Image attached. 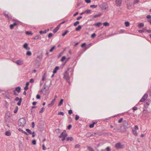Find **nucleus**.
<instances>
[{
  "label": "nucleus",
  "instance_id": "52",
  "mask_svg": "<svg viewBox=\"0 0 151 151\" xmlns=\"http://www.w3.org/2000/svg\"><path fill=\"white\" fill-rule=\"evenodd\" d=\"M39 37V35H37L33 39L34 40H37L38 39Z\"/></svg>",
  "mask_w": 151,
  "mask_h": 151
},
{
  "label": "nucleus",
  "instance_id": "29",
  "mask_svg": "<svg viewBox=\"0 0 151 151\" xmlns=\"http://www.w3.org/2000/svg\"><path fill=\"white\" fill-rule=\"evenodd\" d=\"M96 123V122H93L92 124L90 125L89 127L90 128H92L93 127H94V124Z\"/></svg>",
  "mask_w": 151,
  "mask_h": 151
},
{
  "label": "nucleus",
  "instance_id": "2",
  "mask_svg": "<svg viewBox=\"0 0 151 151\" xmlns=\"http://www.w3.org/2000/svg\"><path fill=\"white\" fill-rule=\"evenodd\" d=\"M26 123V120L24 118L20 119L18 121V124L21 126H24Z\"/></svg>",
  "mask_w": 151,
  "mask_h": 151
},
{
  "label": "nucleus",
  "instance_id": "42",
  "mask_svg": "<svg viewBox=\"0 0 151 151\" xmlns=\"http://www.w3.org/2000/svg\"><path fill=\"white\" fill-rule=\"evenodd\" d=\"M79 22L78 21H77L74 23V25L75 26H76L77 25V24H79Z\"/></svg>",
  "mask_w": 151,
  "mask_h": 151
},
{
  "label": "nucleus",
  "instance_id": "45",
  "mask_svg": "<svg viewBox=\"0 0 151 151\" xmlns=\"http://www.w3.org/2000/svg\"><path fill=\"white\" fill-rule=\"evenodd\" d=\"M58 115H61L62 116H63L64 114V113L63 112H59L58 113Z\"/></svg>",
  "mask_w": 151,
  "mask_h": 151
},
{
  "label": "nucleus",
  "instance_id": "4",
  "mask_svg": "<svg viewBox=\"0 0 151 151\" xmlns=\"http://www.w3.org/2000/svg\"><path fill=\"white\" fill-rule=\"evenodd\" d=\"M115 147L117 149L123 148L124 147V146L123 145H122L121 143L118 142L115 145Z\"/></svg>",
  "mask_w": 151,
  "mask_h": 151
},
{
  "label": "nucleus",
  "instance_id": "14",
  "mask_svg": "<svg viewBox=\"0 0 151 151\" xmlns=\"http://www.w3.org/2000/svg\"><path fill=\"white\" fill-rule=\"evenodd\" d=\"M60 24H59L53 30V32L55 33L57 32L60 28Z\"/></svg>",
  "mask_w": 151,
  "mask_h": 151
},
{
  "label": "nucleus",
  "instance_id": "61",
  "mask_svg": "<svg viewBox=\"0 0 151 151\" xmlns=\"http://www.w3.org/2000/svg\"><path fill=\"white\" fill-rule=\"evenodd\" d=\"M45 74L43 75V77H42V81H44L45 80Z\"/></svg>",
  "mask_w": 151,
  "mask_h": 151
},
{
  "label": "nucleus",
  "instance_id": "30",
  "mask_svg": "<svg viewBox=\"0 0 151 151\" xmlns=\"http://www.w3.org/2000/svg\"><path fill=\"white\" fill-rule=\"evenodd\" d=\"M144 26V24L143 23H141L139 24L138 26L139 28H141L142 27H143Z\"/></svg>",
  "mask_w": 151,
  "mask_h": 151
},
{
  "label": "nucleus",
  "instance_id": "32",
  "mask_svg": "<svg viewBox=\"0 0 151 151\" xmlns=\"http://www.w3.org/2000/svg\"><path fill=\"white\" fill-rule=\"evenodd\" d=\"M94 135H102V134L101 133L99 132H96V133H93Z\"/></svg>",
  "mask_w": 151,
  "mask_h": 151
},
{
  "label": "nucleus",
  "instance_id": "16",
  "mask_svg": "<svg viewBox=\"0 0 151 151\" xmlns=\"http://www.w3.org/2000/svg\"><path fill=\"white\" fill-rule=\"evenodd\" d=\"M4 15L6 17H7L8 19H12V17L10 14H9L8 13H4Z\"/></svg>",
  "mask_w": 151,
  "mask_h": 151
},
{
  "label": "nucleus",
  "instance_id": "56",
  "mask_svg": "<svg viewBox=\"0 0 151 151\" xmlns=\"http://www.w3.org/2000/svg\"><path fill=\"white\" fill-rule=\"evenodd\" d=\"M135 130H138L139 129L137 125H135L134 127Z\"/></svg>",
  "mask_w": 151,
  "mask_h": 151
},
{
  "label": "nucleus",
  "instance_id": "8",
  "mask_svg": "<svg viewBox=\"0 0 151 151\" xmlns=\"http://www.w3.org/2000/svg\"><path fill=\"white\" fill-rule=\"evenodd\" d=\"M122 0H116V4L117 6H120L121 4Z\"/></svg>",
  "mask_w": 151,
  "mask_h": 151
},
{
  "label": "nucleus",
  "instance_id": "24",
  "mask_svg": "<svg viewBox=\"0 0 151 151\" xmlns=\"http://www.w3.org/2000/svg\"><path fill=\"white\" fill-rule=\"evenodd\" d=\"M102 24V23L101 22H99L97 23L96 24H95L94 25L96 26L97 27H99V26L101 25Z\"/></svg>",
  "mask_w": 151,
  "mask_h": 151
},
{
  "label": "nucleus",
  "instance_id": "47",
  "mask_svg": "<svg viewBox=\"0 0 151 151\" xmlns=\"http://www.w3.org/2000/svg\"><path fill=\"white\" fill-rule=\"evenodd\" d=\"M32 143L33 145H35L36 144V141L35 140H33L32 141Z\"/></svg>",
  "mask_w": 151,
  "mask_h": 151
},
{
  "label": "nucleus",
  "instance_id": "15",
  "mask_svg": "<svg viewBox=\"0 0 151 151\" xmlns=\"http://www.w3.org/2000/svg\"><path fill=\"white\" fill-rule=\"evenodd\" d=\"M23 47L25 49L27 50H29L30 48L28 47V44L27 43H25L23 45Z\"/></svg>",
  "mask_w": 151,
  "mask_h": 151
},
{
  "label": "nucleus",
  "instance_id": "18",
  "mask_svg": "<svg viewBox=\"0 0 151 151\" xmlns=\"http://www.w3.org/2000/svg\"><path fill=\"white\" fill-rule=\"evenodd\" d=\"M55 101V99H53L51 102V103H50V104H49L48 106V107H50L51 106H53L54 104V103Z\"/></svg>",
  "mask_w": 151,
  "mask_h": 151
},
{
  "label": "nucleus",
  "instance_id": "41",
  "mask_svg": "<svg viewBox=\"0 0 151 151\" xmlns=\"http://www.w3.org/2000/svg\"><path fill=\"white\" fill-rule=\"evenodd\" d=\"M88 149L89 151H94L93 149L91 147H88Z\"/></svg>",
  "mask_w": 151,
  "mask_h": 151
},
{
  "label": "nucleus",
  "instance_id": "33",
  "mask_svg": "<svg viewBox=\"0 0 151 151\" xmlns=\"http://www.w3.org/2000/svg\"><path fill=\"white\" fill-rule=\"evenodd\" d=\"M18 107L17 106H16V107H15V109L14 111V113H16L17 112V111H18Z\"/></svg>",
  "mask_w": 151,
  "mask_h": 151
},
{
  "label": "nucleus",
  "instance_id": "23",
  "mask_svg": "<svg viewBox=\"0 0 151 151\" xmlns=\"http://www.w3.org/2000/svg\"><path fill=\"white\" fill-rule=\"evenodd\" d=\"M133 134L136 136L138 134L137 132L134 129H133L132 130Z\"/></svg>",
  "mask_w": 151,
  "mask_h": 151
},
{
  "label": "nucleus",
  "instance_id": "54",
  "mask_svg": "<svg viewBox=\"0 0 151 151\" xmlns=\"http://www.w3.org/2000/svg\"><path fill=\"white\" fill-rule=\"evenodd\" d=\"M96 34L95 33H93L91 35V37L92 38H94L96 36Z\"/></svg>",
  "mask_w": 151,
  "mask_h": 151
},
{
  "label": "nucleus",
  "instance_id": "55",
  "mask_svg": "<svg viewBox=\"0 0 151 151\" xmlns=\"http://www.w3.org/2000/svg\"><path fill=\"white\" fill-rule=\"evenodd\" d=\"M123 119L122 118H121L119 120H118V122L120 123H121L123 121Z\"/></svg>",
  "mask_w": 151,
  "mask_h": 151
},
{
  "label": "nucleus",
  "instance_id": "20",
  "mask_svg": "<svg viewBox=\"0 0 151 151\" xmlns=\"http://www.w3.org/2000/svg\"><path fill=\"white\" fill-rule=\"evenodd\" d=\"M21 91V88L20 87H17L15 88V91H17L18 93H19Z\"/></svg>",
  "mask_w": 151,
  "mask_h": 151
},
{
  "label": "nucleus",
  "instance_id": "17",
  "mask_svg": "<svg viewBox=\"0 0 151 151\" xmlns=\"http://www.w3.org/2000/svg\"><path fill=\"white\" fill-rule=\"evenodd\" d=\"M92 135H94L93 133L92 134L90 132H88L86 134V136L88 137H90Z\"/></svg>",
  "mask_w": 151,
  "mask_h": 151
},
{
  "label": "nucleus",
  "instance_id": "37",
  "mask_svg": "<svg viewBox=\"0 0 151 151\" xmlns=\"http://www.w3.org/2000/svg\"><path fill=\"white\" fill-rule=\"evenodd\" d=\"M103 25L105 26H107L109 25V24L107 22H105L103 23Z\"/></svg>",
  "mask_w": 151,
  "mask_h": 151
},
{
  "label": "nucleus",
  "instance_id": "58",
  "mask_svg": "<svg viewBox=\"0 0 151 151\" xmlns=\"http://www.w3.org/2000/svg\"><path fill=\"white\" fill-rule=\"evenodd\" d=\"M72 127V125L71 124H69L68 125V127L67 129H70L71 127Z\"/></svg>",
  "mask_w": 151,
  "mask_h": 151
},
{
  "label": "nucleus",
  "instance_id": "3",
  "mask_svg": "<svg viewBox=\"0 0 151 151\" xmlns=\"http://www.w3.org/2000/svg\"><path fill=\"white\" fill-rule=\"evenodd\" d=\"M67 134L66 133L65 130H64L63 132L61 133L59 137L60 138H61L62 137L63 138L62 140L63 141L65 140V137H67Z\"/></svg>",
  "mask_w": 151,
  "mask_h": 151
},
{
  "label": "nucleus",
  "instance_id": "62",
  "mask_svg": "<svg viewBox=\"0 0 151 151\" xmlns=\"http://www.w3.org/2000/svg\"><path fill=\"white\" fill-rule=\"evenodd\" d=\"M20 100V98H19L18 97H17L15 98L14 99V100L15 101H19Z\"/></svg>",
  "mask_w": 151,
  "mask_h": 151
},
{
  "label": "nucleus",
  "instance_id": "57",
  "mask_svg": "<svg viewBox=\"0 0 151 151\" xmlns=\"http://www.w3.org/2000/svg\"><path fill=\"white\" fill-rule=\"evenodd\" d=\"M40 98V96L39 94H37L36 96V98L37 99H39Z\"/></svg>",
  "mask_w": 151,
  "mask_h": 151
},
{
  "label": "nucleus",
  "instance_id": "22",
  "mask_svg": "<svg viewBox=\"0 0 151 151\" xmlns=\"http://www.w3.org/2000/svg\"><path fill=\"white\" fill-rule=\"evenodd\" d=\"M5 134L7 136H10L11 135V133L9 131H6L5 132Z\"/></svg>",
  "mask_w": 151,
  "mask_h": 151
},
{
  "label": "nucleus",
  "instance_id": "36",
  "mask_svg": "<svg viewBox=\"0 0 151 151\" xmlns=\"http://www.w3.org/2000/svg\"><path fill=\"white\" fill-rule=\"evenodd\" d=\"M55 48V46H53L49 50L50 52H52L53 50Z\"/></svg>",
  "mask_w": 151,
  "mask_h": 151
},
{
  "label": "nucleus",
  "instance_id": "11",
  "mask_svg": "<svg viewBox=\"0 0 151 151\" xmlns=\"http://www.w3.org/2000/svg\"><path fill=\"white\" fill-rule=\"evenodd\" d=\"M59 151H68L67 148L65 147H60L59 150Z\"/></svg>",
  "mask_w": 151,
  "mask_h": 151
},
{
  "label": "nucleus",
  "instance_id": "9",
  "mask_svg": "<svg viewBox=\"0 0 151 151\" xmlns=\"http://www.w3.org/2000/svg\"><path fill=\"white\" fill-rule=\"evenodd\" d=\"M123 124L124 127L125 128H127L129 127V125L128 122L126 121H123Z\"/></svg>",
  "mask_w": 151,
  "mask_h": 151
},
{
  "label": "nucleus",
  "instance_id": "53",
  "mask_svg": "<svg viewBox=\"0 0 151 151\" xmlns=\"http://www.w3.org/2000/svg\"><path fill=\"white\" fill-rule=\"evenodd\" d=\"M44 109H45V108L43 107H42L41 109V110L40 111V113H42L43 112Z\"/></svg>",
  "mask_w": 151,
  "mask_h": 151
},
{
  "label": "nucleus",
  "instance_id": "44",
  "mask_svg": "<svg viewBox=\"0 0 151 151\" xmlns=\"http://www.w3.org/2000/svg\"><path fill=\"white\" fill-rule=\"evenodd\" d=\"M47 90H45V91L44 92L42 90L41 91V92L42 93H43L44 95H45L46 94V93H47Z\"/></svg>",
  "mask_w": 151,
  "mask_h": 151
},
{
  "label": "nucleus",
  "instance_id": "1",
  "mask_svg": "<svg viewBox=\"0 0 151 151\" xmlns=\"http://www.w3.org/2000/svg\"><path fill=\"white\" fill-rule=\"evenodd\" d=\"M63 78L70 84V77L69 75V73L68 71H65L63 73Z\"/></svg>",
  "mask_w": 151,
  "mask_h": 151
},
{
  "label": "nucleus",
  "instance_id": "43",
  "mask_svg": "<svg viewBox=\"0 0 151 151\" xmlns=\"http://www.w3.org/2000/svg\"><path fill=\"white\" fill-rule=\"evenodd\" d=\"M125 25L126 27H128L129 25V23L128 22H125Z\"/></svg>",
  "mask_w": 151,
  "mask_h": 151
},
{
  "label": "nucleus",
  "instance_id": "40",
  "mask_svg": "<svg viewBox=\"0 0 151 151\" xmlns=\"http://www.w3.org/2000/svg\"><path fill=\"white\" fill-rule=\"evenodd\" d=\"M26 34L27 35H32V33L31 32H29V31H26Z\"/></svg>",
  "mask_w": 151,
  "mask_h": 151
},
{
  "label": "nucleus",
  "instance_id": "26",
  "mask_svg": "<svg viewBox=\"0 0 151 151\" xmlns=\"http://www.w3.org/2000/svg\"><path fill=\"white\" fill-rule=\"evenodd\" d=\"M63 99H62L60 100V101L59 103V104H58V106H60L63 103Z\"/></svg>",
  "mask_w": 151,
  "mask_h": 151
},
{
  "label": "nucleus",
  "instance_id": "64",
  "mask_svg": "<svg viewBox=\"0 0 151 151\" xmlns=\"http://www.w3.org/2000/svg\"><path fill=\"white\" fill-rule=\"evenodd\" d=\"M72 110L70 109V110H69L68 111V113L69 114H72Z\"/></svg>",
  "mask_w": 151,
  "mask_h": 151
},
{
  "label": "nucleus",
  "instance_id": "31",
  "mask_svg": "<svg viewBox=\"0 0 151 151\" xmlns=\"http://www.w3.org/2000/svg\"><path fill=\"white\" fill-rule=\"evenodd\" d=\"M73 138L72 137H68L67 138V141L70 140V141H72L73 140Z\"/></svg>",
  "mask_w": 151,
  "mask_h": 151
},
{
  "label": "nucleus",
  "instance_id": "38",
  "mask_svg": "<svg viewBox=\"0 0 151 151\" xmlns=\"http://www.w3.org/2000/svg\"><path fill=\"white\" fill-rule=\"evenodd\" d=\"M26 55L28 56H31L32 55L31 52L30 51H27L26 53Z\"/></svg>",
  "mask_w": 151,
  "mask_h": 151
},
{
  "label": "nucleus",
  "instance_id": "10",
  "mask_svg": "<svg viewBox=\"0 0 151 151\" xmlns=\"http://www.w3.org/2000/svg\"><path fill=\"white\" fill-rule=\"evenodd\" d=\"M100 7L103 9H106L107 8V6L106 4H104L100 5Z\"/></svg>",
  "mask_w": 151,
  "mask_h": 151
},
{
  "label": "nucleus",
  "instance_id": "12",
  "mask_svg": "<svg viewBox=\"0 0 151 151\" xmlns=\"http://www.w3.org/2000/svg\"><path fill=\"white\" fill-rule=\"evenodd\" d=\"M17 24V23L16 22L14 23L13 24H11L9 26L10 28L11 29H13L14 27L16 26Z\"/></svg>",
  "mask_w": 151,
  "mask_h": 151
},
{
  "label": "nucleus",
  "instance_id": "25",
  "mask_svg": "<svg viewBox=\"0 0 151 151\" xmlns=\"http://www.w3.org/2000/svg\"><path fill=\"white\" fill-rule=\"evenodd\" d=\"M22 99V98H20V100L17 103V105L20 106L21 104Z\"/></svg>",
  "mask_w": 151,
  "mask_h": 151
},
{
  "label": "nucleus",
  "instance_id": "35",
  "mask_svg": "<svg viewBox=\"0 0 151 151\" xmlns=\"http://www.w3.org/2000/svg\"><path fill=\"white\" fill-rule=\"evenodd\" d=\"M68 32V30H66L65 32L62 34V35L63 36H65Z\"/></svg>",
  "mask_w": 151,
  "mask_h": 151
},
{
  "label": "nucleus",
  "instance_id": "28",
  "mask_svg": "<svg viewBox=\"0 0 151 151\" xmlns=\"http://www.w3.org/2000/svg\"><path fill=\"white\" fill-rule=\"evenodd\" d=\"M85 13H86L87 14H91V10L89 9H88L87 10H85Z\"/></svg>",
  "mask_w": 151,
  "mask_h": 151
},
{
  "label": "nucleus",
  "instance_id": "19",
  "mask_svg": "<svg viewBox=\"0 0 151 151\" xmlns=\"http://www.w3.org/2000/svg\"><path fill=\"white\" fill-rule=\"evenodd\" d=\"M59 69V67L58 66H56L55 68L54 69V70L53 72L54 74L55 73H56L57 71Z\"/></svg>",
  "mask_w": 151,
  "mask_h": 151
},
{
  "label": "nucleus",
  "instance_id": "34",
  "mask_svg": "<svg viewBox=\"0 0 151 151\" xmlns=\"http://www.w3.org/2000/svg\"><path fill=\"white\" fill-rule=\"evenodd\" d=\"M46 32H47V31H46V30H45L44 31H42L41 30L39 32V33L41 34H42L43 33V34H45Z\"/></svg>",
  "mask_w": 151,
  "mask_h": 151
},
{
  "label": "nucleus",
  "instance_id": "21",
  "mask_svg": "<svg viewBox=\"0 0 151 151\" xmlns=\"http://www.w3.org/2000/svg\"><path fill=\"white\" fill-rule=\"evenodd\" d=\"M82 27L81 25H79L75 29L76 31H79L81 28Z\"/></svg>",
  "mask_w": 151,
  "mask_h": 151
},
{
  "label": "nucleus",
  "instance_id": "5",
  "mask_svg": "<svg viewBox=\"0 0 151 151\" xmlns=\"http://www.w3.org/2000/svg\"><path fill=\"white\" fill-rule=\"evenodd\" d=\"M148 96L147 94H145L143 96L142 98L140 100V102H143L147 98Z\"/></svg>",
  "mask_w": 151,
  "mask_h": 151
},
{
  "label": "nucleus",
  "instance_id": "13",
  "mask_svg": "<svg viewBox=\"0 0 151 151\" xmlns=\"http://www.w3.org/2000/svg\"><path fill=\"white\" fill-rule=\"evenodd\" d=\"M143 113L145 116H147V117H148L150 116V115L147 116V114L148 113V111L146 109L144 110L143 111Z\"/></svg>",
  "mask_w": 151,
  "mask_h": 151
},
{
  "label": "nucleus",
  "instance_id": "63",
  "mask_svg": "<svg viewBox=\"0 0 151 151\" xmlns=\"http://www.w3.org/2000/svg\"><path fill=\"white\" fill-rule=\"evenodd\" d=\"M106 149L107 150V151H110V149L109 148V147H106Z\"/></svg>",
  "mask_w": 151,
  "mask_h": 151
},
{
  "label": "nucleus",
  "instance_id": "46",
  "mask_svg": "<svg viewBox=\"0 0 151 151\" xmlns=\"http://www.w3.org/2000/svg\"><path fill=\"white\" fill-rule=\"evenodd\" d=\"M101 15V14H98L95 15L93 16V18H96L97 17H98L100 16Z\"/></svg>",
  "mask_w": 151,
  "mask_h": 151
},
{
  "label": "nucleus",
  "instance_id": "51",
  "mask_svg": "<svg viewBox=\"0 0 151 151\" xmlns=\"http://www.w3.org/2000/svg\"><path fill=\"white\" fill-rule=\"evenodd\" d=\"M80 146L79 145V144H77V145H76L75 146V147L76 148H79L80 147Z\"/></svg>",
  "mask_w": 151,
  "mask_h": 151
},
{
  "label": "nucleus",
  "instance_id": "59",
  "mask_svg": "<svg viewBox=\"0 0 151 151\" xmlns=\"http://www.w3.org/2000/svg\"><path fill=\"white\" fill-rule=\"evenodd\" d=\"M34 82V80L33 78L31 79L29 81V82L31 83H32Z\"/></svg>",
  "mask_w": 151,
  "mask_h": 151
},
{
  "label": "nucleus",
  "instance_id": "7",
  "mask_svg": "<svg viewBox=\"0 0 151 151\" xmlns=\"http://www.w3.org/2000/svg\"><path fill=\"white\" fill-rule=\"evenodd\" d=\"M119 131L121 132H124V131L120 129H119V128L117 127L116 126L115 127H114V130H113V132H116L117 131Z\"/></svg>",
  "mask_w": 151,
  "mask_h": 151
},
{
  "label": "nucleus",
  "instance_id": "60",
  "mask_svg": "<svg viewBox=\"0 0 151 151\" xmlns=\"http://www.w3.org/2000/svg\"><path fill=\"white\" fill-rule=\"evenodd\" d=\"M53 35V34L52 33H50L48 35V37L49 38L52 37Z\"/></svg>",
  "mask_w": 151,
  "mask_h": 151
},
{
  "label": "nucleus",
  "instance_id": "39",
  "mask_svg": "<svg viewBox=\"0 0 151 151\" xmlns=\"http://www.w3.org/2000/svg\"><path fill=\"white\" fill-rule=\"evenodd\" d=\"M97 6V5H92L90 6V7L92 8H96Z\"/></svg>",
  "mask_w": 151,
  "mask_h": 151
},
{
  "label": "nucleus",
  "instance_id": "48",
  "mask_svg": "<svg viewBox=\"0 0 151 151\" xmlns=\"http://www.w3.org/2000/svg\"><path fill=\"white\" fill-rule=\"evenodd\" d=\"M21 131L23 133H24V134H26V135H29V134L27 133V132H26L25 131H23L22 130H21Z\"/></svg>",
  "mask_w": 151,
  "mask_h": 151
},
{
  "label": "nucleus",
  "instance_id": "49",
  "mask_svg": "<svg viewBox=\"0 0 151 151\" xmlns=\"http://www.w3.org/2000/svg\"><path fill=\"white\" fill-rule=\"evenodd\" d=\"M65 58H66L65 56H63L61 59V61L62 62L63 61H64V60L65 59Z\"/></svg>",
  "mask_w": 151,
  "mask_h": 151
},
{
  "label": "nucleus",
  "instance_id": "6",
  "mask_svg": "<svg viewBox=\"0 0 151 151\" xmlns=\"http://www.w3.org/2000/svg\"><path fill=\"white\" fill-rule=\"evenodd\" d=\"M15 63L17 64V65H22L23 64V60H16Z\"/></svg>",
  "mask_w": 151,
  "mask_h": 151
},
{
  "label": "nucleus",
  "instance_id": "27",
  "mask_svg": "<svg viewBox=\"0 0 151 151\" xmlns=\"http://www.w3.org/2000/svg\"><path fill=\"white\" fill-rule=\"evenodd\" d=\"M26 130L27 133H29V134H32V132L29 129H26Z\"/></svg>",
  "mask_w": 151,
  "mask_h": 151
},
{
  "label": "nucleus",
  "instance_id": "50",
  "mask_svg": "<svg viewBox=\"0 0 151 151\" xmlns=\"http://www.w3.org/2000/svg\"><path fill=\"white\" fill-rule=\"evenodd\" d=\"M79 116H78L77 115H76L75 120H78L79 119Z\"/></svg>",
  "mask_w": 151,
  "mask_h": 151
}]
</instances>
